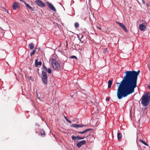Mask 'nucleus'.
Instances as JSON below:
<instances>
[{
  "label": "nucleus",
  "mask_w": 150,
  "mask_h": 150,
  "mask_svg": "<svg viewBox=\"0 0 150 150\" xmlns=\"http://www.w3.org/2000/svg\"><path fill=\"white\" fill-rule=\"evenodd\" d=\"M140 72L139 70L137 72L134 71H127L126 75L120 83L117 92L118 98L120 99L134 92V88L137 86L138 76Z\"/></svg>",
  "instance_id": "nucleus-1"
},
{
  "label": "nucleus",
  "mask_w": 150,
  "mask_h": 150,
  "mask_svg": "<svg viewBox=\"0 0 150 150\" xmlns=\"http://www.w3.org/2000/svg\"><path fill=\"white\" fill-rule=\"evenodd\" d=\"M140 100L143 106L146 107L148 106L150 101V92L144 93L141 97Z\"/></svg>",
  "instance_id": "nucleus-2"
},
{
  "label": "nucleus",
  "mask_w": 150,
  "mask_h": 150,
  "mask_svg": "<svg viewBox=\"0 0 150 150\" xmlns=\"http://www.w3.org/2000/svg\"><path fill=\"white\" fill-rule=\"evenodd\" d=\"M51 61L52 65L53 68L56 71H59L61 68L62 69H63V66H61L60 67L59 64L57 62L56 60L54 59H52Z\"/></svg>",
  "instance_id": "nucleus-3"
},
{
  "label": "nucleus",
  "mask_w": 150,
  "mask_h": 150,
  "mask_svg": "<svg viewBox=\"0 0 150 150\" xmlns=\"http://www.w3.org/2000/svg\"><path fill=\"white\" fill-rule=\"evenodd\" d=\"M41 79L43 83L45 85L47 84V76L45 72L42 71Z\"/></svg>",
  "instance_id": "nucleus-4"
},
{
  "label": "nucleus",
  "mask_w": 150,
  "mask_h": 150,
  "mask_svg": "<svg viewBox=\"0 0 150 150\" xmlns=\"http://www.w3.org/2000/svg\"><path fill=\"white\" fill-rule=\"evenodd\" d=\"M35 3L39 6L41 7H43L45 6V4L41 1L36 0L35 1Z\"/></svg>",
  "instance_id": "nucleus-5"
},
{
  "label": "nucleus",
  "mask_w": 150,
  "mask_h": 150,
  "mask_svg": "<svg viewBox=\"0 0 150 150\" xmlns=\"http://www.w3.org/2000/svg\"><path fill=\"white\" fill-rule=\"evenodd\" d=\"M116 23L118 24L119 26L125 32H127L128 30L127 29L125 25L122 23L119 22L117 21H116Z\"/></svg>",
  "instance_id": "nucleus-6"
},
{
  "label": "nucleus",
  "mask_w": 150,
  "mask_h": 150,
  "mask_svg": "<svg viewBox=\"0 0 150 150\" xmlns=\"http://www.w3.org/2000/svg\"><path fill=\"white\" fill-rule=\"evenodd\" d=\"M46 5L48 6V7L52 10L54 12L56 11V9L52 4L49 3V2H47Z\"/></svg>",
  "instance_id": "nucleus-7"
},
{
  "label": "nucleus",
  "mask_w": 150,
  "mask_h": 150,
  "mask_svg": "<svg viewBox=\"0 0 150 150\" xmlns=\"http://www.w3.org/2000/svg\"><path fill=\"white\" fill-rule=\"evenodd\" d=\"M71 126L73 127L74 128H78L80 127H82L84 126L86 127V126L87 125H77L76 124H73Z\"/></svg>",
  "instance_id": "nucleus-8"
},
{
  "label": "nucleus",
  "mask_w": 150,
  "mask_h": 150,
  "mask_svg": "<svg viewBox=\"0 0 150 150\" xmlns=\"http://www.w3.org/2000/svg\"><path fill=\"white\" fill-rule=\"evenodd\" d=\"M86 143V141L85 140L81 141L77 144V147L78 148H79L82 145H83L85 144Z\"/></svg>",
  "instance_id": "nucleus-9"
},
{
  "label": "nucleus",
  "mask_w": 150,
  "mask_h": 150,
  "mask_svg": "<svg viewBox=\"0 0 150 150\" xmlns=\"http://www.w3.org/2000/svg\"><path fill=\"white\" fill-rule=\"evenodd\" d=\"M20 8L19 4L16 2H14L13 6V10H16L17 8Z\"/></svg>",
  "instance_id": "nucleus-10"
},
{
  "label": "nucleus",
  "mask_w": 150,
  "mask_h": 150,
  "mask_svg": "<svg viewBox=\"0 0 150 150\" xmlns=\"http://www.w3.org/2000/svg\"><path fill=\"white\" fill-rule=\"evenodd\" d=\"M146 27V26L142 23L139 25V28L141 31L144 30V29Z\"/></svg>",
  "instance_id": "nucleus-11"
},
{
  "label": "nucleus",
  "mask_w": 150,
  "mask_h": 150,
  "mask_svg": "<svg viewBox=\"0 0 150 150\" xmlns=\"http://www.w3.org/2000/svg\"><path fill=\"white\" fill-rule=\"evenodd\" d=\"M92 130L91 129H88L85 130L84 131L82 132H77L78 133H80L81 134H83L87 132L90 131H91Z\"/></svg>",
  "instance_id": "nucleus-12"
},
{
  "label": "nucleus",
  "mask_w": 150,
  "mask_h": 150,
  "mask_svg": "<svg viewBox=\"0 0 150 150\" xmlns=\"http://www.w3.org/2000/svg\"><path fill=\"white\" fill-rule=\"evenodd\" d=\"M42 64V62L41 61H39L38 62V60L37 59H36L35 62V66L37 67L38 65H41Z\"/></svg>",
  "instance_id": "nucleus-13"
},
{
  "label": "nucleus",
  "mask_w": 150,
  "mask_h": 150,
  "mask_svg": "<svg viewBox=\"0 0 150 150\" xmlns=\"http://www.w3.org/2000/svg\"><path fill=\"white\" fill-rule=\"evenodd\" d=\"M24 4L29 9H31L32 11H34V8L31 6L29 4H27L26 2H24Z\"/></svg>",
  "instance_id": "nucleus-14"
},
{
  "label": "nucleus",
  "mask_w": 150,
  "mask_h": 150,
  "mask_svg": "<svg viewBox=\"0 0 150 150\" xmlns=\"http://www.w3.org/2000/svg\"><path fill=\"white\" fill-rule=\"evenodd\" d=\"M39 134L42 137H44L45 136V131L44 130H41Z\"/></svg>",
  "instance_id": "nucleus-15"
},
{
  "label": "nucleus",
  "mask_w": 150,
  "mask_h": 150,
  "mask_svg": "<svg viewBox=\"0 0 150 150\" xmlns=\"http://www.w3.org/2000/svg\"><path fill=\"white\" fill-rule=\"evenodd\" d=\"M83 35H81V37L80 36H78V38L79 40L82 43H83L84 42V40H82V38H83Z\"/></svg>",
  "instance_id": "nucleus-16"
},
{
  "label": "nucleus",
  "mask_w": 150,
  "mask_h": 150,
  "mask_svg": "<svg viewBox=\"0 0 150 150\" xmlns=\"http://www.w3.org/2000/svg\"><path fill=\"white\" fill-rule=\"evenodd\" d=\"M108 87L109 88H110L111 87L112 85V81L111 80H109L108 81Z\"/></svg>",
  "instance_id": "nucleus-17"
},
{
  "label": "nucleus",
  "mask_w": 150,
  "mask_h": 150,
  "mask_svg": "<svg viewBox=\"0 0 150 150\" xmlns=\"http://www.w3.org/2000/svg\"><path fill=\"white\" fill-rule=\"evenodd\" d=\"M29 46L30 47V49L32 50L33 49L34 47V45L32 43H31L29 44Z\"/></svg>",
  "instance_id": "nucleus-18"
},
{
  "label": "nucleus",
  "mask_w": 150,
  "mask_h": 150,
  "mask_svg": "<svg viewBox=\"0 0 150 150\" xmlns=\"http://www.w3.org/2000/svg\"><path fill=\"white\" fill-rule=\"evenodd\" d=\"M36 48H35L33 50L32 52L30 53V55L31 56H32L33 55H34L35 54L36 51Z\"/></svg>",
  "instance_id": "nucleus-19"
},
{
  "label": "nucleus",
  "mask_w": 150,
  "mask_h": 150,
  "mask_svg": "<svg viewBox=\"0 0 150 150\" xmlns=\"http://www.w3.org/2000/svg\"><path fill=\"white\" fill-rule=\"evenodd\" d=\"M117 139L118 140H120V139L121 137H122V135L121 134H120V133H117Z\"/></svg>",
  "instance_id": "nucleus-20"
},
{
  "label": "nucleus",
  "mask_w": 150,
  "mask_h": 150,
  "mask_svg": "<svg viewBox=\"0 0 150 150\" xmlns=\"http://www.w3.org/2000/svg\"><path fill=\"white\" fill-rule=\"evenodd\" d=\"M42 71H44L45 72V71H47V68L44 65V64H43V67L42 68Z\"/></svg>",
  "instance_id": "nucleus-21"
},
{
  "label": "nucleus",
  "mask_w": 150,
  "mask_h": 150,
  "mask_svg": "<svg viewBox=\"0 0 150 150\" xmlns=\"http://www.w3.org/2000/svg\"><path fill=\"white\" fill-rule=\"evenodd\" d=\"M74 26L76 28H78L79 27V24L78 22H76L74 23Z\"/></svg>",
  "instance_id": "nucleus-22"
},
{
  "label": "nucleus",
  "mask_w": 150,
  "mask_h": 150,
  "mask_svg": "<svg viewBox=\"0 0 150 150\" xmlns=\"http://www.w3.org/2000/svg\"><path fill=\"white\" fill-rule=\"evenodd\" d=\"M139 141H140L144 145H146V146H148V144H147L144 141H143V140H141V139H140L139 140Z\"/></svg>",
  "instance_id": "nucleus-23"
},
{
  "label": "nucleus",
  "mask_w": 150,
  "mask_h": 150,
  "mask_svg": "<svg viewBox=\"0 0 150 150\" xmlns=\"http://www.w3.org/2000/svg\"><path fill=\"white\" fill-rule=\"evenodd\" d=\"M47 71L49 74H51V69L50 68H48Z\"/></svg>",
  "instance_id": "nucleus-24"
},
{
  "label": "nucleus",
  "mask_w": 150,
  "mask_h": 150,
  "mask_svg": "<svg viewBox=\"0 0 150 150\" xmlns=\"http://www.w3.org/2000/svg\"><path fill=\"white\" fill-rule=\"evenodd\" d=\"M84 138V137H79V136H77L76 139H77L78 140H80V139H83Z\"/></svg>",
  "instance_id": "nucleus-25"
},
{
  "label": "nucleus",
  "mask_w": 150,
  "mask_h": 150,
  "mask_svg": "<svg viewBox=\"0 0 150 150\" xmlns=\"http://www.w3.org/2000/svg\"><path fill=\"white\" fill-rule=\"evenodd\" d=\"M71 138L73 140H74L77 138V137H75V136L73 135L71 137Z\"/></svg>",
  "instance_id": "nucleus-26"
},
{
  "label": "nucleus",
  "mask_w": 150,
  "mask_h": 150,
  "mask_svg": "<svg viewBox=\"0 0 150 150\" xmlns=\"http://www.w3.org/2000/svg\"><path fill=\"white\" fill-rule=\"evenodd\" d=\"M70 58H76V59H77V57L75 56H72L70 57Z\"/></svg>",
  "instance_id": "nucleus-27"
},
{
  "label": "nucleus",
  "mask_w": 150,
  "mask_h": 150,
  "mask_svg": "<svg viewBox=\"0 0 150 150\" xmlns=\"http://www.w3.org/2000/svg\"><path fill=\"white\" fill-rule=\"evenodd\" d=\"M66 120L68 123H71V121L70 120H69L68 118L67 119H66Z\"/></svg>",
  "instance_id": "nucleus-28"
},
{
  "label": "nucleus",
  "mask_w": 150,
  "mask_h": 150,
  "mask_svg": "<svg viewBox=\"0 0 150 150\" xmlns=\"http://www.w3.org/2000/svg\"><path fill=\"white\" fill-rule=\"evenodd\" d=\"M97 28L99 29L100 30L101 29V27H98V26H97Z\"/></svg>",
  "instance_id": "nucleus-29"
},
{
  "label": "nucleus",
  "mask_w": 150,
  "mask_h": 150,
  "mask_svg": "<svg viewBox=\"0 0 150 150\" xmlns=\"http://www.w3.org/2000/svg\"><path fill=\"white\" fill-rule=\"evenodd\" d=\"M106 101H109V98H106Z\"/></svg>",
  "instance_id": "nucleus-30"
},
{
  "label": "nucleus",
  "mask_w": 150,
  "mask_h": 150,
  "mask_svg": "<svg viewBox=\"0 0 150 150\" xmlns=\"http://www.w3.org/2000/svg\"><path fill=\"white\" fill-rule=\"evenodd\" d=\"M20 1H22L24 3V2H25V1H24V0H19Z\"/></svg>",
  "instance_id": "nucleus-31"
},
{
  "label": "nucleus",
  "mask_w": 150,
  "mask_h": 150,
  "mask_svg": "<svg viewBox=\"0 0 150 150\" xmlns=\"http://www.w3.org/2000/svg\"><path fill=\"white\" fill-rule=\"evenodd\" d=\"M64 117V118H65V119L66 120V119H67V117L66 116H65Z\"/></svg>",
  "instance_id": "nucleus-32"
},
{
  "label": "nucleus",
  "mask_w": 150,
  "mask_h": 150,
  "mask_svg": "<svg viewBox=\"0 0 150 150\" xmlns=\"http://www.w3.org/2000/svg\"><path fill=\"white\" fill-rule=\"evenodd\" d=\"M38 98L39 99H40V98H39V97H38Z\"/></svg>",
  "instance_id": "nucleus-33"
},
{
  "label": "nucleus",
  "mask_w": 150,
  "mask_h": 150,
  "mask_svg": "<svg viewBox=\"0 0 150 150\" xmlns=\"http://www.w3.org/2000/svg\"><path fill=\"white\" fill-rule=\"evenodd\" d=\"M149 88H150V86H149Z\"/></svg>",
  "instance_id": "nucleus-34"
},
{
  "label": "nucleus",
  "mask_w": 150,
  "mask_h": 150,
  "mask_svg": "<svg viewBox=\"0 0 150 150\" xmlns=\"http://www.w3.org/2000/svg\"><path fill=\"white\" fill-rule=\"evenodd\" d=\"M107 49H108V48H106V50H107Z\"/></svg>",
  "instance_id": "nucleus-35"
},
{
  "label": "nucleus",
  "mask_w": 150,
  "mask_h": 150,
  "mask_svg": "<svg viewBox=\"0 0 150 150\" xmlns=\"http://www.w3.org/2000/svg\"><path fill=\"white\" fill-rule=\"evenodd\" d=\"M30 79H31V77H30Z\"/></svg>",
  "instance_id": "nucleus-36"
},
{
  "label": "nucleus",
  "mask_w": 150,
  "mask_h": 150,
  "mask_svg": "<svg viewBox=\"0 0 150 150\" xmlns=\"http://www.w3.org/2000/svg\"><path fill=\"white\" fill-rule=\"evenodd\" d=\"M30 79H31V77H30Z\"/></svg>",
  "instance_id": "nucleus-37"
}]
</instances>
